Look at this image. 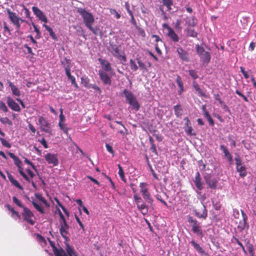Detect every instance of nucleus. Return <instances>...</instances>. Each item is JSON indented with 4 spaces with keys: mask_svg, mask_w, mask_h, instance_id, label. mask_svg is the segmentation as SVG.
<instances>
[{
    "mask_svg": "<svg viewBox=\"0 0 256 256\" xmlns=\"http://www.w3.org/2000/svg\"><path fill=\"white\" fill-rule=\"evenodd\" d=\"M53 252L55 256H66V252L61 247L56 248Z\"/></svg>",
    "mask_w": 256,
    "mask_h": 256,
    "instance_id": "nucleus-33",
    "label": "nucleus"
},
{
    "mask_svg": "<svg viewBox=\"0 0 256 256\" xmlns=\"http://www.w3.org/2000/svg\"><path fill=\"white\" fill-rule=\"evenodd\" d=\"M38 122L40 129L42 131L49 133L50 134H52L50 124L48 122L45 118L42 116H40L38 119Z\"/></svg>",
    "mask_w": 256,
    "mask_h": 256,
    "instance_id": "nucleus-8",
    "label": "nucleus"
},
{
    "mask_svg": "<svg viewBox=\"0 0 256 256\" xmlns=\"http://www.w3.org/2000/svg\"><path fill=\"white\" fill-rule=\"evenodd\" d=\"M6 206L8 210L12 213V216L14 217L16 216L18 218H20V216L19 213L15 210L13 208H12L9 204H6Z\"/></svg>",
    "mask_w": 256,
    "mask_h": 256,
    "instance_id": "nucleus-36",
    "label": "nucleus"
},
{
    "mask_svg": "<svg viewBox=\"0 0 256 256\" xmlns=\"http://www.w3.org/2000/svg\"><path fill=\"white\" fill-rule=\"evenodd\" d=\"M192 232L196 234L198 236H200V238H202L204 236L202 230L200 226V224L198 226H197L194 227L192 229Z\"/></svg>",
    "mask_w": 256,
    "mask_h": 256,
    "instance_id": "nucleus-29",
    "label": "nucleus"
},
{
    "mask_svg": "<svg viewBox=\"0 0 256 256\" xmlns=\"http://www.w3.org/2000/svg\"><path fill=\"white\" fill-rule=\"evenodd\" d=\"M136 60H137V62L140 66V68L142 69V70H144L145 71H148V70L145 66V64H144V63L140 60V58H136Z\"/></svg>",
    "mask_w": 256,
    "mask_h": 256,
    "instance_id": "nucleus-49",
    "label": "nucleus"
},
{
    "mask_svg": "<svg viewBox=\"0 0 256 256\" xmlns=\"http://www.w3.org/2000/svg\"><path fill=\"white\" fill-rule=\"evenodd\" d=\"M8 154L9 155V156L12 158L13 159V160H14V163L16 166H18L20 165H22V161L20 160V158L18 157L15 156L14 154L10 152H8Z\"/></svg>",
    "mask_w": 256,
    "mask_h": 256,
    "instance_id": "nucleus-28",
    "label": "nucleus"
},
{
    "mask_svg": "<svg viewBox=\"0 0 256 256\" xmlns=\"http://www.w3.org/2000/svg\"><path fill=\"white\" fill-rule=\"evenodd\" d=\"M179 57L184 62H188V52L182 48H178L176 50Z\"/></svg>",
    "mask_w": 256,
    "mask_h": 256,
    "instance_id": "nucleus-17",
    "label": "nucleus"
},
{
    "mask_svg": "<svg viewBox=\"0 0 256 256\" xmlns=\"http://www.w3.org/2000/svg\"><path fill=\"white\" fill-rule=\"evenodd\" d=\"M129 15L130 16V22L132 24H133L134 26H137V24L136 22V20L134 18V16L133 14V13L132 12L131 14H129Z\"/></svg>",
    "mask_w": 256,
    "mask_h": 256,
    "instance_id": "nucleus-63",
    "label": "nucleus"
},
{
    "mask_svg": "<svg viewBox=\"0 0 256 256\" xmlns=\"http://www.w3.org/2000/svg\"><path fill=\"white\" fill-rule=\"evenodd\" d=\"M98 60L102 65L104 71L110 72L112 70L110 64L108 61L102 58H99Z\"/></svg>",
    "mask_w": 256,
    "mask_h": 256,
    "instance_id": "nucleus-16",
    "label": "nucleus"
},
{
    "mask_svg": "<svg viewBox=\"0 0 256 256\" xmlns=\"http://www.w3.org/2000/svg\"><path fill=\"white\" fill-rule=\"evenodd\" d=\"M64 69L66 71V74L68 78L71 80L72 84H73L74 86L76 87V88H78V86L76 82V78L74 76L71 75L70 66H68L65 68Z\"/></svg>",
    "mask_w": 256,
    "mask_h": 256,
    "instance_id": "nucleus-18",
    "label": "nucleus"
},
{
    "mask_svg": "<svg viewBox=\"0 0 256 256\" xmlns=\"http://www.w3.org/2000/svg\"><path fill=\"white\" fill-rule=\"evenodd\" d=\"M7 103L11 109L16 112H20V108L19 105L16 102L10 97H8Z\"/></svg>",
    "mask_w": 256,
    "mask_h": 256,
    "instance_id": "nucleus-14",
    "label": "nucleus"
},
{
    "mask_svg": "<svg viewBox=\"0 0 256 256\" xmlns=\"http://www.w3.org/2000/svg\"><path fill=\"white\" fill-rule=\"evenodd\" d=\"M188 34L192 37H196L197 32L194 30L190 28L188 30Z\"/></svg>",
    "mask_w": 256,
    "mask_h": 256,
    "instance_id": "nucleus-54",
    "label": "nucleus"
},
{
    "mask_svg": "<svg viewBox=\"0 0 256 256\" xmlns=\"http://www.w3.org/2000/svg\"><path fill=\"white\" fill-rule=\"evenodd\" d=\"M36 198L42 202L46 207H50V204L42 196L40 193H36L34 194Z\"/></svg>",
    "mask_w": 256,
    "mask_h": 256,
    "instance_id": "nucleus-32",
    "label": "nucleus"
},
{
    "mask_svg": "<svg viewBox=\"0 0 256 256\" xmlns=\"http://www.w3.org/2000/svg\"><path fill=\"white\" fill-rule=\"evenodd\" d=\"M188 221L190 224L192 229L194 228V227L197 226L200 224L198 222V220L194 218L192 216H188Z\"/></svg>",
    "mask_w": 256,
    "mask_h": 256,
    "instance_id": "nucleus-30",
    "label": "nucleus"
},
{
    "mask_svg": "<svg viewBox=\"0 0 256 256\" xmlns=\"http://www.w3.org/2000/svg\"><path fill=\"white\" fill-rule=\"evenodd\" d=\"M90 88H92L94 90L99 94H100L101 92H102V90H101L100 88V87H98V86H96L95 84H91L90 86Z\"/></svg>",
    "mask_w": 256,
    "mask_h": 256,
    "instance_id": "nucleus-57",
    "label": "nucleus"
},
{
    "mask_svg": "<svg viewBox=\"0 0 256 256\" xmlns=\"http://www.w3.org/2000/svg\"><path fill=\"white\" fill-rule=\"evenodd\" d=\"M68 228H64L63 227L60 228V234L66 240H68V237L66 236V234H68Z\"/></svg>",
    "mask_w": 256,
    "mask_h": 256,
    "instance_id": "nucleus-38",
    "label": "nucleus"
},
{
    "mask_svg": "<svg viewBox=\"0 0 256 256\" xmlns=\"http://www.w3.org/2000/svg\"><path fill=\"white\" fill-rule=\"evenodd\" d=\"M45 159L49 164L56 166L58 164L57 155L54 154L48 153L45 156Z\"/></svg>",
    "mask_w": 256,
    "mask_h": 256,
    "instance_id": "nucleus-11",
    "label": "nucleus"
},
{
    "mask_svg": "<svg viewBox=\"0 0 256 256\" xmlns=\"http://www.w3.org/2000/svg\"><path fill=\"white\" fill-rule=\"evenodd\" d=\"M196 50L197 54L200 56H202L204 52H206L204 50V49L203 47L200 46L199 44H196Z\"/></svg>",
    "mask_w": 256,
    "mask_h": 256,
    "instance_id": "nucleus-45",
    "label": "nucleus"
},
{
    "mask_svg": "<svg viewBox=\"0 0 256 256\" xmlns=\"http://www.w3.org/2000/svg\"><path fill=\"white\" fill-rule=\"evenodd\" d=\"M33 26L34 30V31L36 32V38H40V30L39 29L37 28V26L33 24Z\"/></svg>",
    "mask_w": 256,
    "mask_h": 256,
    "instance_id": "nucleus-64",
    "label": "nucleus"
},
{
    "mask_svg": "<svg viewBox=\"0 0 256 256\" xmlns=\"http://www.w3.org/2000/svg\"><path fill=\"white\" fill-rule=\"evenodd\" d=\"M136 206L140 212L143 216H146L148 214V207L144 202Z\"/></svg>",
    "mask_w": 256,
    "mask_h": 256,
    "instance_id": "nucleus-20",
    "label": "nucleus"
},
{
    "mask_svg": "<svg viewBox=\"0 0 256 256\" xmlns=\"http://www.w3.org/2000/svg\"><path fill=\"white\" fill-rule=\"evenodd\" d=\"M32 12L34 14L38 17L40 20L43 22L46 23L48 22V19L44 14V13L40 10L38 7L33 6L32 8Z\"/></svg>",
    "mask_w": 256,
    "mask_h": 256,
    "instance_id": "nucleus-12",
    "label": "nucleus"
},
{
    "mask_svg": "<svg viewBox=\"0 0 256 256\" xmlns=\"http://www.w3.org/2000/svg\"><path fill=\"white\" fill-rule=\"evenodd\" d=\"M220 149L222 150L224 155V157L226 158L230 164H232L233 162L232 157L230 152L228 150L226 146L224 145L220 146Z\"/></svg>",
    "mask_w": 256,
    "mask_h": 256,
    "instance_id": "nucleus-15",
    "label": "nucleus"
},
{
    "mask_svg": "<svg viewBox=\"0 0 256 256\" xmlns=\"http://www.w3.org/2000/svg\"><path fill=\"white\" fill-rule=\"evenodd\" d=\"M60 228H69V226L67 224L66 219L60 221Z\"/></svg>",
    "mask_w": 256,
    "mask_h": 256,
    "instance_id": "nucleus-60",
    "label": "nucleus"
},
{
    "mask_svg": "<svg viewBox=\"0 0 256 256\" xmlns=\"http://www.w3.org/2000/svg\"><path fill=\"white\" fill-rule=\"evenodd\" d=\"M210 54L209 52H204V53L200 56V59L203 62L208 63L210 60Z\"/></svg>",
    "mask_w": 256,
    "mask_h": 256,
    "instance_id": "nucleus-31",
    "label": "nucleus"
},
{
    "mask_svg": "<svg viewBox=\"0 0 256 256\" xmlns=\"http://www.w3.org/2000/svg\"><path fill=\"white\" fill-rule=\"evenodd\" d=\"M202 212H196V216L198 218H202L204 219H206L207 217V210L205 207V206H203L202 208Z\"/></svg>",
    "mask_w": 256,
    "mask_h": 256,
    "instance_id": "nucleus-27",
    "label": "nucleus"
},
{
    "mask_svg": "<svg viewBox=\"0 0 256 256\" xmlns=\"http://www.w3.org/2000/svg\"><path fill=\"white\" fill-rule=\"evenodd\" d=\"M240 72L244 75L245 78L247 79L249 78V75L248 74L247 72L244 70V68L242 66L240 67Z\"/></svg>",
    "mask_w": 256,
    "mask_h": 256,
    "instance_id": "nucleus-62",
    "label": "nucleus"
},
{
    "mask_svg": "<svg viewBox=\"0 0 256 256\" xmlns=\"http://www.w3.org/2000/svg\"><path fill=\"white\" fill-rule=\"evenodd\" d=\"M110 12L112 14L114 15L117 19H119L120 18V14L115 9L111 8Z\"/></svg>",
    "mask_w": 256,
    "mask_h": 256,
    "instance_id": "nucleus-55",
    "label": "nucleus"
},
{
    "mask_svg": "<svg viewBox=\"0 0 256 256\" xmlns=\"http://www.w3.org/2000/svg\"><path fill=\"white\" fill-rule=\"evenodd\" d=\"M118 174H119L120 178L122 179V181H124V182H126V180L125 177H124V172L122 167L121 166L120 164H118Z\"/></svg>",
    "mask_w": 256,
    "mask_h": 256,
    "instance_id": "nucleus-43",
    "label": "nucleus"
},
{
    "mask_svg": "<svg viewBox=\"0 0 256 256\" xmlns=\"http://www.w3.org/2000/svg\"><path fill=\"white\" fill-rule=\"evenodd\" d=\"M167 36L174 42H177L179 41L178 35L175 32L173 29L167 32Z\"/></svg>",
    "mask_w": 256,
    "mask_h": 256,
    "instance_id": "nucleus-24",
    "label": "nucleus"
},
{
    "mask_svg": "<svg viewBox=\"0 0 256 256\" xmlns=\"http://www.w3.org/2000/svg\"><path fill=\"white\" fill-rule=\"evenodd\" d=\"M22 209L23 212H22V215L23 217L24 220L33 226L35 223V222L32 219V218L34 217L33 213L26 206L24 207Z\"/></svg>",
    "mask_w": 256,
    "mask_h": 256,
    "instance_id": "nucleus-7",
    "label": "nucleus"
},
{
    "mask_svg": "<svg viewBox=\"0 0 256 256\" xmlns=\"http://www.w3.org/2000/svg\"><path fill=\"white\" fill-rule=\"evenodd\" d=\"M140 192L144 198L148 203L152 204L153 199L151 197L150 194L148 190V184L146 182H140Z\"/></svg>",
    "mask_w": 256,
    "mask_h": 256,
    "instance_id": "nucleus-4",
    "label": "nucleus"
},
{
    "mask_svg": "<svg viewBox=\"0 0 256 256\" xmlns=\"http://www.w3.org/2000/svg\"><path fill=\"white\" fill-rule=\"evenodd\" d=\"M3 24H4V31L7 32L8 36L11 35L10 30V28L8 27L6 22H4Z\"/></svg>",
    "mask_w": 256,
    "mask_h": 256,
    "instance_id": "nucleus-61",
    "label": "nucleus"
},
{
    "mask_svg": "<svg viewBox=\"0 0 256 256\" xmlns=\"http://www.w3.org/2000/svg\"><path fill=\"white\" fill-rule=\"evenodd\" d=\"M134 199L136 206L144 202L142 198L140 196H139L137 194H134Z\"/></svg>",
    "mask_w": 256,
    "mask_h": 256,
    "instance_id": "nucleus-44",
    "label": "nucleus"
},
{
    "mask_svg": "<svg viewBox=\"0 0 256 256\" xmlns=\"http://www.w3.org/2000/svg\"><path fill=\"white\" fill-rule=\"evenodd\" d=\"M176 82L179 88L184 87L183 82L180 76H178L176 79Z\"/></svg>",
    "mask_w": 256,
    "mask_h": 256,
    "instance_id": "nucleus-58",
    "label": "nucleus"
},
{
    "mask_svg": "<svg viewBox=\"0 0 256 256\" xmlns=\"http://www.w3.org/2000/svg\"><path fill=\"white\" fill-rule=\"evenodd\" d=\"M174 114L176 117L180 118L182 116V108L180 105L177 104L174 107Z\"/></svg>",
    "mask_w": 256,
    "mask_h": 256,
    "instance_id": "nucleus-35",
    "label": "nucleus"
},
{
    "mask_svg": "<svg viewBox=\"0 0 256 256\" xmlns=\"http://www.w3.org/2000/svg\"><path fill=\"white\" fill-rule=\"evenodd\" d=\"M163 4L166 6L168 10H171V6L172 4V0H162Z\"/></svg>",
    "mask_w": 256,
    "mask_h": 256,
    "instance_id": "nucleus-47",
    "label": "nucleus"
},
{
    "mask_svg": "<svg viewBox=\"0 0 256 256\" xmlns=\"http://www.w3.org/2000/svg\"><path fill=\"white\" fill-rule=\"evenodd\" d=\"M76 12L82 16L85 26L94 34H97L98 29L97 28H94L92 26L94 22V18L92 14L82 8H78Z\"/></svg>",
    "mask_w": 256,
    "mask_h": 256,
    "instance_id": "nucleus-1",
    "label": "nucleus"
},
{
    "mask_svg": "<svg viewBox=\"0 0 256 256\" xmlns=\"http://www.w3.org/2000/svg\"><path fill=\"white\" fill-rule=\"evenodd\" d=\"M0 110L4 112H7L8 108L6 106V104L2 101H0Z\"/></svg>",
    "mask_w": 256,
    "mask_h": 256,
    "instance_id": "nucleus-56",
    "label": "nucleus"
},
{
    "mask_svg": "<svg viewBox=\"0 0 256 256\" xmlns=\"http://www.w3.org/2000/svg\"><path fill=\"white\" fill-rule=\"evenodd\" d=\"M81 83L85 87L90 88V86L91 84H89V79L88 78L82 77L81 78Z\"/></svg>",
    "mask_w": 256,
    "mask_h": 256,
    "instance_id": "nucleus-46",
    "label": "nucleus"
},
{
    "mask_svg": "<svg viewBox=\"0 0 256 256\" xmlns=\"http://www.w3.org/2000/svg\"><path fill=\"white\" fill-rule=\"evenodd\" d=\"M130 66L131 70L134 71H136L138 69V67L136 66L135 62L132 59L130 60Z\"/></svg>",
    "mask_w": 256,
    "mask_h": 256,
    "instance_id": "nucleus-48",
    "label": "nucleus"
},
{
    "mask_svg": "<svg viewBox=\"0 0 256 256\" xmlns=\"http://www.w3.org/2000/svg\"><path fill=\"white\" fill-rule=\"evenodd\" d=\"M12 200L13 202L19 207L22 208L24 207H25V206L22 204L21 202L16 196L12 197Z\"/></svg>",
    "mask_w": 256,
    "mask_h": 256,
    "instance_id": "nucleus-50",
    "label": "nucleus"
},
{
    "mask_svg": "<svg viewBox=\"0 0 256 256\" xmlns=\"http://www.w3.org/2000/svg\"><path fill=\"white\" fill-rule=\"evenodd\" d=\"M6 12L8 15V18L16 26L17 30H19L20 27V21L23 22L24 20L18 18L16 13L12 12L10 9L6 8Z\"/></svg>",
    "mask_w": 256,
    "mask_h": 256,
    "instance_id": "nucleus-5",
    "label": "nucleus"
},
{
    "mask_svg": "<svg viewBox=\"0 0 256 256\" xmlns=\"http://www.w3.org/2000/svg\"><path fill=\"white\" fill-rule=\"evenodd\" d=\"M0 140L3 146L7 148H10L11 147V144L9 143L8 141L6 140L5 139L0 138Z\"/></svg>",
    "mask_w": 256,
    "mask_h": 256,
    "instance_id": "nucleus-51",
    "label": "nucleus"
},
{
    "mask_svg": "<svg viewBox=\"0 0 256 256\" xmlns=\"http://www.w3.org/2000/svg\"><path fill=\"white\" fill-rule=\"evenodd\" d=\"M6 173L8 174V178L9 180L10 181V182L14 186H15L16 188H18V189H20V190H23L22 186L18 183V182L16 180H15L13 176L8 172H6Z\"/></svg>",
    "mask_w": 256,
    "mask_h": 256,
    "instance_id": "nucleus-22",
    "label": "nucleus"
},
{
    "mask_svg": "<svg viewBox=\"0 0 256 256\" xmlns=\"http://www.w3.org/2000/svg\"><path fill=\"white\" fill-rule=\"evenodd\" d=\"M98 74L104 84L108 86L111 85V79L109 76L108 75V74L106 72L102 70H100L98 71Z\"/></svg>",
    "mask_w": 256,
    "mask_h": 256,
    "instance_id": "nucleus-9",
    "label": "nucleus"
},
{
    "mask_svg": "<svg viewBox=\"0 0 256 256\" xmlns=\"http://www.w3.org/2000/svg\"><path fill=\"white\" fill-rule=\"evenodd\" d=\"M205 180L206 183L211 188L215 189L216 188L218 182L215 178H212L210 176H206L205 178Z\"/></svg>",
    "mask_w": 256,
    "mask_h": 256,
    "instance_id": "nucleus-19",
    "label": "nucleus"
},
{
    "mask_svg": "<svg viewBox=\"0 0 256 256\" xmlns=\"http://www.w3.org/2000/svg\"><path fill=\"white\" fill-rule=\"evenodd\" d=\"M194 182L196 187L199 190H201L203 188L202 184L201 182V178L200 174L198 172L196 173Z\"/></svg>",
    "mask_w": 256,
    "mask_h": 256,
    "instance_id": "nucleus-23",
    "label": "nucleus"
},
{
    "mask_svg": "<svg viewBox=\"0 0 256 256\" xmlns=\"http://www.w3.org/2000/svg\"><path fill=\"white\" fill-rule=\"evenodd\" d=\"M66 256H78L74 248L68 243L66 242Z\"/></svg>",
    "mask_w": 256,
    "mask_h": 256,
    "instance_id": "nucleus-21",
    "label": "nucleus"
},
{
    "mask_svg": "<svg viewBox=\"0 0 256 256\" xmlns=\"http://www.w3.org/2000/svg\"><path fill=\"white\" fill-rule=\"evenodd\" d=\"M123 94L124 95L128 104L132 106L134 109L138 110L140 108V104L133 94L127 89H124Z\"/></svg>",
    "mask_w": 256,
    "mask_h": 256,
    "instance_id": "nucleus-2",
    "label": "nucleus"
},
{
    "mask_svg": "<svg viewBox=\"0 0 256 256\" xmlns=\"http://www.w3.org/2000/svg\"><path fill=\"white\" fill-rule=\"evenodd\" d=\"M0 122L2 124H8L9 125H12V122L7 118H0Z\"/></svg>",
    "mask_w": 256,
    "mask_h": 256,
    "instance_id": "nucleus-52",
    "label": "nucleus"
},
{
    "mask_svg": "<svg viewBox=\"0 0 256 256\" xmlns=\"http://www.w3.org/2000/svg\"><path fill=\"white\" fill-rule=\"evenodd\" d=\"M36 240L40 243L43 244L44 246L46 245L47 244H46V240L44 236H41L40 234H36Z\"/></svg>",
    "mask_w": 256,
    "mask_h": 256,
    "instance_id": "nucleus-42",
    "label": "nucleus"
},
{
    "mask_svg": "<svg viewBox=\"0 0 256 256\" xmlns=\"http://www.w3.org/2000/svg\"><path fill=\"white\" fill-rule=\"evenodd\" d=\"M236 164V169L239 172L240 176L244 178L247 174V172L245 166L243 164L240 157L238 156L234 158Z\"/></svg>",
    "mask_w": 256,
    "mask_h": 256,
    "instance_id": "nucleus-6",
    "label": "nucleus"
},
{
    "mask_svg": "<svg viewBox=\"0 0 256 256\" xmlns=\"http://www.w3.org/2000/svg\"><path fill=\"white\" fill-rule=\"evenodd\" d=\"M202 110H204V116L207 119L208 121V122L209 124L211 126L214 125V121L213 119L212 118L210 115V114L208 111L206 109L205 106H202Z\"/></svg>",
    "mask_w": 256,
    "mask_h": 256,
    "instance_id": "nucleus-25",
    "label": "nucleus"
},
{
    "mask_svg": "<svg viewBox=\"0 0 256 256\" xmlns=\"http://www.w3.org/2000/svg\"><path fill=\"white\" fill-rule=\"evenodd\" d=\"M241 212L242 214V219L240 220L239 224L238 226V228L240 230H242L245 228L248 229V224L246 222L248 216L244 212L241 210Z\"/></svg>",
    "mask_w": 256,
    "mask_h": 256,
    "instance_id": "nucleus-13",
    "label": "nucleus"
},
{
    "mask_svg": "<svg viewBox=\"0 0 256 256\" xmlns=\"http://www.w3.org/2000/svg\"><path fill=\"white\" fill-rule=\"evenodd\" d=\"M32 202L34 208L40 213L42 214H44L45 213L42 207L40 204H38L36 201L32 200Z\"/></svg>",
    "mask_w": 256,
    "mask_h": 256,
    "instance_id": "nucleus-37",
    "label": "nucleus"
},
{
    "mask_svg": "<svg viewBox=\"0 0 256 256\" xmlns=\"http://www.w3.org/2000/svg\"><path fill=\"white\" fill-rule=\"evenodd\" d=\"M190 75L193 79L196 80L198 78L197 72L194 70H190L188 71Z\"/></svg>",
    "mask_w": 256,
    "mask_h": 256,
    "instance_id": "nucleus-53",
    "label": "nucleus"
},
{
    "mask_svg": "<svg viewBox=\"0 0 256 256\" xmlns=\"http://www.w3.org/2000/svg\"><path fill=\"white\" fill-rule=\"evenodd\" d=\"M108 50L114 57L118 58H121L124 62H126V56L125 55L124 52H120L119 46H118L113 43H110Z\"/></svg>",
    "mask_w": 256,
    "mask_h": 256,
    "instance_id": "nucleus-3",
    "label": "nucleus"
},
{
    "mask_svg": "<svg viewBox=\"0 0 256 256\" xmlns=\"http://www.w3.org/2000/svg\"><path fill=\"white\" fill-rule=\"evenodd\" d=\"M58 126L60 128L63 130V132L66 134H68V130L69 128L66 126V124L64 122H59Z\"/></svg>",
    "mask_w": 256,
    "mask_h": 256,
    "instance_id": "nucleus-40",
    "label": "nucleus"
},
{
    "mask_svg": "<svg viewBox=\"0 0 256 256\" xmlns=\"http://www.w3.org/2000/svg\"><path fill=\"white\" fill-rule=\"evenodd\" d=\"M184 120L186 122L184 126V131L186 134L188 136H196V133L193 132V128L191 126V123L188 118L186 117Z\"/></svg>",
    "mask_w": 256,
    "mask_h": 256,
    "instance_id": "nucleus-10",
    "label": "nucleus"
},
{
    "mask_svg": "<svg viewBox=\"0 0 256 256\" xmlns=\"http://www.w3.org/2000/svg\"><path fill=\"white\" fill-rule=\"evenodd\" d=\"M75 218H76V220L77 222L79 224L80 226V228H82V230L84 232L85 231V229H84V224H82V223L81 222L80 218H78V216H77L76 214L75 215Z\"/></svg>",
    "mask_w": 256,
    "mask_h": 256,
    "instance_id": "nucleus-59",
    "label": "nucleus"
},
{
    "mask_svg": "<svg viewBox=\"0 0 256 256\" xmlns=\"http://www.w3.org/2000/svg\"><path fill=\"white\" fill-rule=\"evenodd\" d=\"M8 82L9 84V86L11 88L12 94L16 96H20V93L18 88L15 85H14L12 82L8 81Z\"/></svg>",
    "mask_w": 256,
    "mask_h": 256,
    "instance_id": "nucleus-26",
    "label": "nucleus"
},
{
    "mask_svg": "<svg viewBox=\"0 0 256 256\" xmlns=\"http://www.w3.org/2000/svg\"><path fill=\"white\" fill-rule=\"evenodd\" d=\"M44 26L46 28V29L50 35L52 36V38L54 40H56L57 38L53 31L52 29L46 24H44Z\"/></svg>",
    "mask_w": 256,
    "mask_h": 256,
    "instance_id": "nucleus-39",
    "label": "nucleus"
},
{
    "mask_svg": "<svg viewBox=\"0 0 256 256\" xmlns=\"http://www.w3.org/2000/svg\"><path fill=\"white\" fill-rule=\"evenodd\" d=\"M193 86L194 88V89L197 92H198L199 93V94L200 96H206L204 93L203 92L202 90L200 88V86L198 84L194 82L193 84Z\"/></svg>",
    "mask_w": 256,
    "mask_h": 256,
    "instance_id": "nucleus-41",
    "label": "nucleus"
},
{
    "mask_svg": "<svg viewBox=\"0 0 256 256\" xmlns=\"http://www.w3.org/2000/svg\"><path fill=\"white\" fill-rule=\"evenodd\" d=\"M190 244L200 254H203L204 253V250H203V248L194 240H192L190 242Z\"/></svg>",
    "mask_w": 256,
    "mask_h": 256,
    "instance_id": "nucleus-34",
    "label": "nucleus"
}]
</instances>
